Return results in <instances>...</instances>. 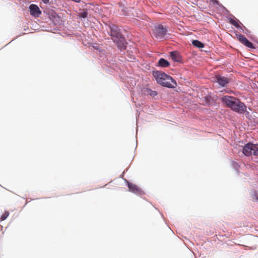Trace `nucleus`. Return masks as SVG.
Returning a JSON list of instances; mask_svg holds the SVG:
<instances>
[{
  "label": "nucleus",
  "instance_id": "20e7f679",
  "mask_svg": "<svg viewBox=\"0 0 258 258\" xmlns=\"http://www.w3.org/2000/svg\"><path fill=\"white\" fill-rule=\"evenodd\" d=\"M111 36L112 37V39L114 41L118 39V40L121 42L123 43L124 41V38L122 37V34H121L119 29L117 26L115 25H111L109 26Z\"/></svg>",
  "mask_w": 258,
  "mask_h": 258
},
{
  "label": "nucleus",
  "instance_id": "f257e3e1",
  "mask_svg": "<svg viewBox=\"0 0 258 258\" xmlns=\"http://www.w3.org/2000/svg\"><path fill=\"white\" fill-rule=\"evenodd\" d=\"M221 101L234 111L242 113L246 111V107L244 104L234 97L224 96L221 98Z\"/></svg>",
  "mask_w": 258,
  "mask_h": 258
},
{
  "label": "nucleus",
  "instance_id": "6e6552de",
  "mask_svg": "<svg viewBox=\"0 0 258 258\" xmlns=\"http://www.w3.org/2000/svg\"><path fill=\"white\" fill-rule=\"evenodd\" d=\"M238 40L243 45H245L246 46L253 48H254V46L253 45V44L249 41L248 39L243 35L241 34H239L237 35Z\"/></svg>",
  "mask_w": 258,
  "mask_h": 258
},
{
  "label": "nucleus",
  "instance_id": "f3484780",
  "mask_svg": "<svg viewBox=\"0 0 258 258\" xmlns=\"http://www.w3.org/2000/svg\"><path fill=\"white\" fill-rule=\"evenodd\" d=\"M42 1L45 4H47L49 2V0H42Z\"/></svg>",
  "mask_w": 258,
  "mask_h": 258
},
{
  "label": "nucleus",
  "instance_id": "9b49d317",
  "mask_svg": "<svg viewBox=\"0 0 258 258\" xmlns=\"http://www.w3.org/2000/svg\"><path fill=\"white\" fill-rule=\"evenodd\" d=\"M158 66L162 67V68H167L170 65L169 62L164 58H160L158 62Z\"/></svg>",
  "mask_w": 258,
  "mask_h": 258
},
{
  "label": "nucleus",
  "instance_id": "0eeeda50",
  "mask_svg": "<svg viewBox=\"0 0 258 258\" xmlns=\"http://www.w3.org/2000/svg\"><path fill=\"white\" fill-rule=\"evenodd\" d=\"M127 185L130 190L131 192L139 195H142L144 194L143 191L136 184L130 182H127Z\"/></svg>",
  "mask_w": 258,
  "mask_h": 258
},
{
  "label": "nucleus",
  "instance_id": "ddd939ff",
  "mask_svg": "<svg viewBox=\"0 0 258 258\" xmlns=\"http://www.w3.org/2000/svg\"><path fill=\"white\" fill-rule=\"evenodd\" d=\"M146 93L147 94L150 95V96H151L152 97H154V96L157 95V94H158V93L156 91H153L151 89H147L146 90Z\"/></svg>",
  "mask_w": 258,
  "mask_h": 258
},
{
  "label": "nucleus",
  "instance_id": "f8f14e48",
  "mask_svg": "<svg viewBox=\"0 0 258 258\" xmlns=\"http://www.w3.org/2000/svg\"><path fill=\"white\" fill-rule=\"evenodd\" d=\"M192 44L195 46L199 48H203L204 47V44L197 40H193L192 42Z\"/></svg>",
  "mask_w": 258,
  "mask_h": 258
},
{
  "label": "nucleus",
  "instance_id": "7ed1b4c3",
  "mask_svg": "<svg viewBox=\"0 0 258 258\" xmlns=\"http://www.w3.org/2000/svg\"><path fill=\"white\" fill-rule=\"evenodd\" d=\"M242 152L247 156L252 155L258 156V146L250 143H247L243 148Z\"/></svg>",
  "mask_w": 258,
  "mask_h": 258
},
{
  "label": "nucleus",
  "instance_id": "2eb2a0df",
  "mask_svg": "<svg viewBox=\"0 0 258 258\" xmlns=\"http://www.w3.org/2000/svg\"><path fill=\"white\" fill-rule=\"evenodd\" d=\"M230 23L233 25V26H234L235 27H236L237 28H238L239 27V24H238V23L234 20H233L232 19H231L230 20Z\"/></svg>",
  "mask_w": 258,
  "mask_h": 258
},
{
  "label": "nucleus",
  "instance_id": "9d476101",
  "mask_svg": "<svg viewBox=\"0 0 258 258\" xmlns=\"http://www.w3.org/2000/svg\"><path fill=\"white\" fill-rule=\"evenodd\" d=\"M170 56L172 59L174 61L180 62L181 61V57L177 51H172L170 53Z\"/></svg>",
  "mask_w": 258,
  "mask_h": 258
},
{
  "label": "nucleus",
  "instance_id": "39448f33",
  "mask_svg": "<svg viewBox=\"0 0 258 258\" xmlns=\"http://www.w3.org/2000/svg\"><path fill=\"white\" fill-rule=\"evenodd\" d=\"M167 30L162 25H158L155 27L153 34L157 38H162L166 34Z\"/></svg>",
  "mask_w": 258,
  "mask_h": 258
},
{
  "label": "nucleus",
  "instance_id": "dca6fc26",
  "mask_svg": "<svg viewBox=\"0 0 258 258\" xmlns=\"http://www.w3.org/2000/svg\"><path fill=\"white\" fill-rule=\"evenodd\" d=\"M88 13L86 11H83L79 14V16L81 18H85L87 17Z\"/></svg>",
  "mask_w": 258,
  "mask_h": 258
},
{
  "label": "nucleus",
  "instance_id": "4468645a",
  "mask_svg": "<svg viewBox=\"0 0 258 258\" xmlns=\"http://www.w3.org/2000/svg\"><path fill=\"white\" fill-rule=\"evenodd\" d=\"M9 215V212L8 211L5 212L1 216V220L4 221L7 219Z\"/></svg>",
  "mask_w": 258,
  "mask_h": 258
},
{
  "label": "nucleus",
  "instance_id": "f03ea898",
  "mask_svg": "<svg viewBox=\"0 0 258 258\" xmlns=\"http://www.w3.org/2000/svg\"><path fill=\"white\" fill-rule=\"evenodd\" d=\"M153 75L157 83L163 87L175 88L177 86L175 80L164 72L154 71Z\"/></svg>",
  "mask_w": 258,
  "mask_h": 258
},
{
  "label": "nucleus",
  "instance_id": "1a4fd4ad",
  "mask_svg": "<svg viewBox=\"0 0 258 258\" xmlns=\"http://www.w3.org/2000/svg\"><path fill=\"white\" fill-rule=\"evenodd\" d=\"M29 9L31 15L34 17H38L41 14V12L40 10V9L36 5H31L29 7Z\"/></svg>",
  "mask_w": 258,
  "mask_h": 258
},
{
  "label": "nucleus",
  "instance_id": "423d86ee",
  "mask_svg": "<svg viewBox=\"0 0 258 258\" xmlns=\"http://www.w3.org/2000/svg\"><path fill=\"white\" fill-rule=\"evenodd\" d=\"M214 81L217 82L221 87H225L229 83L230 79L224 76L216 75L214 78Z\"/></svg>",
  "mask_w": 258,
  "mask_h": 258
}]
</instances>
